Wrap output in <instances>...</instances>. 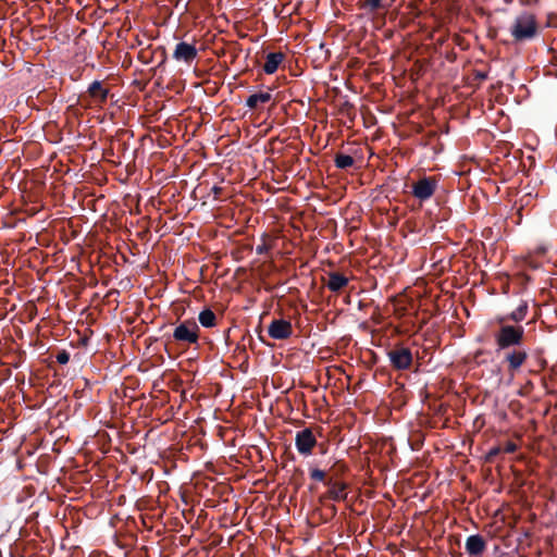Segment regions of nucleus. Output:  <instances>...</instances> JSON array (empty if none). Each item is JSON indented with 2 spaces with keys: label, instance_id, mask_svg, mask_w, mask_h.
<instances>
[{
  "label": "nucleus",
  "instance_id": "f257e3e1",
  "mask_svg": "<svg viewBox=\"0 0 557 557\" xmlns=\"http://www.w3.org/2000/svg\"><path fill=\"white\" fill-rule=\"evenodd\" d=\"M539 33V25L534 14L522 12L517 15L510 26V35L516 42L532 40Z\"/></svg>",
  "mask_w": 557,
  "mask_h": 557
},
{
  "label": "nucleus",
  "instance_id": "f03ea898",
  "mask_svg": "<svg viewBox=\"0 0 557 557\" xmlns=\"http://www.w3.org/2000/svg\"><path fill=\"white\" fill-rule=\"evenodd\" d=\"M523 337L524 329L522 325L503 324L494 333L496 350L500 351L518 347L522 344Z\"/></svg>",
  "mask_w": 557,
  "mask_h": 557
},
{
  "label": "nucleus",
  "instance_id": "7ed1b4c3",
  "mask_svg": "<svg viewBox=\"0 0 557 557\" xmlns=\"http://www.w3.org/2000/svg\"><path fill=\"white\" fill-rule=\"evenodd\" d=\"M529 354L525 348L515 347L507 349L504 355V361L507 364V371L513 377L527 362Z\"/></svg>",
  "mask_w": 557,
  "mask_h": 557
},
{
  "label": "nucleus",
  "instance_id": "20e7f679",
  "mask_svg": "<svg viewBox=\"0 0 557 557\" xmlns=\"http://www.w3.org/2000/svg\"><path fill=\"white\" fill-rule=\"evenodd\" d=\"M173 337L177 342L196 344L199 338V327L194 321H184L174 329Z\"/></svg>",
  "mask_w": 557,
  "mask_h": 557
},
{
  "label": "nucleus",
  "instance_id": "39448f33",
  "mask_svg": "<svg viewBox=\"0 0 557 557\" xmlns=\"http://www.w3.org/2000/svg\"><path fill=\"white\" fill-rule=\"evenodd\" d=\"M437 188V180L432 176H425L412 185V195L420 201L430 199Z\"/></svg>",
  "mask_w": 557,
  "mask_h": 557
},
{
  "label": "nucleus",
  "instance_id": "423d86ee",
  "mask_svg": "<svg viewBox=\"0 0 557 557\" xmlns=\"http://www.w3.org/2000/svg\"><path fill=\"white\" fill-rule=\"evenodd\" d=\"M317 445V438L310 429H304L297 432L295 437V446L300 455L309 456Z\"/></svg>",
  "mask_w": 557,
  "mask_h": 557
},
{
  "label": "nucleus",
  "instance_id": "0eeeda50",
  "mask_svg": "<svg viewBox=\"0 0 557 557\" xmlns=\"http://www.w3.org/2000/svg\"><path fill=\"white\" fill-rule=\"evenodd\" d=\"M392 366L397 370H406L411 366L412 354L409 348L397 347L387 354Z\"/></svg>",
  "mask_w": 557,
  "mask_h": 557
},
{
  "label": "nucleus",
  "instance_id": "6e6552de",
  "mask_svg": "<svg viewBox=\"0 0 557 557\" xmlns=\"http://www.w3.org/2000/svg\"><path fill=\"white\" fill-rule=\"evenodd\" d=\"M198 55V50L195 45L186 41H181L175 46L173 51V59L177 62L190 64Z\"/></svg>",
  "mask_w": 557,
  "mask_h": 557
},
{
  "label": "nucleus",
  "instance_id": "1a4fd4ad",
  "mask_svg": "<svg viewBox=\"0 0 557 557\" xmlns=\"http://www.w3.org/2000/svg\"><path fill=\"white\" fill-rule=\"evenodd\" d=\"M269 336L273 339H286L293 333L292 323L284 319H275L268 326Z\"/></svg>",
  "mask_w": 557,
  "mask_h": 557
},
{
  "label": "nucleus",
  "instance_id": "9d476101",
  "mask_svg": "<svg viewBox=\"0 0 557 557\" xmlns=\"http://www.w3.org/2000/svg\"><path fill=\"white\" fill-rule=\"evenodd\" d=\"M395 0H359L358 7L368 14H374L380 10L387 11Z\"/></svg>",
  "mask_w": 557,
  "mask_h": 557
},
{
  "label": "nucleus",
  "instance_id": "9b49d317",
  "mask_svg": "<svg viewBox=\"0 0 557 557\" xmlns=\"http://www.w3.org/2000/svg\"><path fill=\"white\" fill-rule=\"evenodd\" d=\"M485 548L486 543L481 535L474 534L468 536L466 541V550L469 555H481L485 550Z\"/></svg>",
  "mask_w": 557,
  "mask_h": 557
},
{
  "label": "nucleus",
  "instance_id": "f8f14e48",
  "mask_svg": "<svg viewBox=\"0 0 557 557\" xmlns=\"http://www.w3.org/2000/svg\"><path fill=\"white\" fill-rule=\"evenodd\" d=\"M283 60L284 54L281 52H271L267 54L265 62L263 64V71L267 74L275 73Z\"/></svg>",
  "mask_w": 557,
  "mask_h": 557
},
{
  "label": "nucleus",
  "instance_id": "ddd939ff",
  "mask_svg": "<svg viewBox=\"0 0 557 557\" xmlns=\"http://www.w3.org/2000/svg\"><path fill=\"white\" fill-rule=\"evenodd\" d=\"M272 99L270 91H260L250 95L246 100V107L249 109H257L260 106L268 103Z\"/></svg>",
  "mask_w": 557,
  "mask_h": 557
},
{
  "label": "nucleus",
  "instance_id": "4468645a",
  "mask_svg": "<svg viewBox=\"0 0 557 557\" xmlns=\"http://www.w3.org/2000/svg\"><path fill=\"white\" fill-rule=\"evenodd\" d=\"M347 284H348V278L345 275H343L338 272H332L329 274V280L326 282V286L331 292H339Z\"/></svg>",
  "mask_w": 557,
  "mask_h": 557
},
{
  "label": "nucleus",
  "instance_id": "2eb2a0df",
  "mask_svg": "<svg viewBox=\"0 0 557 557\" xmlns=\"http://www.w3.org/2000/svg\"><path fill=\"white\" fill-rule=\"evenodd\" d=\"M88 91L92 98L101 102L106 101L108 97V89L104 88L102 84L98 81L91 83V85L88 88Z\"/></svg>",
  "mask_w": 557,
  "mask_h": 557
},
{
  "label": "nucleus",
  "instance_id": "dca6fc26",
  "mask_svg": "<svg viewBox=\"0 0 557 557\" xmlns=\"http://www.w3.org/2000/svg\"><path fill=\"white\" fill-rule=\"evenodd\" d=\"M199 322L203 327H212L215 325V314L210 309H205L199 313Z\"/></svg>",
  "mask_w": 557,
  "mask_h": 557
},
{
  "label": "nucleus",
  "instance_id": "f3484780",
  "mask_svg": "<svg viewBox=\"0 0 557 557\" xmlns=\"http://www.w3.org/2000/svg\"><path fill=\"white\" fill-rule=\"evenodd\" d=\"M335 165L338 169H347L354 165V158L348 154L338 153L334 159Z\"/></svg>",
  "mask_w": 557,
  "mask_h": 557
},
{
  "label": "nucleus",
  "instance_id": "a211bd4d",
  "mask_svg": "<svg viewBox=\"0 0 557 557\" xmlns=\"http://www.w3.org/2000/svg\"><path fill=\"white\" fill-rule=\"evenodd\" d=\"M330 497L334 500H342L346 497L344 484H333L329 491Z\"/></svg>",
  "mask_w": 557,
  "mask_h": 557
},
{
  "label": "nucleus",
  "instance_id": "6ab92c4d",
  "mask_svg": "<svg viewBox=\"0 0 557 557\" xmlns=\"http://www.w3.org/2000/svg\"><path fill=\"white\" fill-rule=\"evenodd\" d=\"M527 313V305L519 306L515 311L510 313V319L515 322H520L524 319Z\"/></svg>",
  "mask_w": 557,
  "mask_h": 557
},
{
  "label": "nucleus",
  "instance_id": "aec40b11",
  "mask_svg": "<svg viewBox=\"0 0 557 557\" xmlns=\"http://www.w3.org/2000/svg\"><path fill=\"white\" fill-rule=\"evenodd\" d=\"M310 478L314 481L321 482L325 479V473L324 471L314 468L310 470Z\"/></svg>",
  "mask_w": 557,
  "mask_h": 557
},
{
  "label": "nucleus",
  "instance_id": "412c9836",
  "mask_svg": "<svg viewBox=\"0 0 557 557\" xmlns=\"http://www.w3.org/2000/svg\"><path fill=\"white\" fill-rule=\"evenodd\" d=\"M70 360V356L66 351H62L60 354L57 355V361L60 363V364H65L67 363Z\"/></svg>",
  "mask_w": 557,
  "mask_h": 557
},
{
  "label": "nucleus",
  "instance_id": "4be33fe9",
  "mask_svg": "<svg viewBox=\"0 0 557 557\" xmlns=\"http://www.w3.org/2000/svg\"><path fill=\"white\" fill-rule=\"evenodd\" d=\"M517 445L513 442H507L503 448V450L507 454L515 453L517 450Z\"/></svg>",
  "mask_w": 557,
  "mask_h": 557
},
{
  "label": "nucleus",
  "instance_id": "5701e85b",
  "mask_svg": "<svg viewBox=\"0 0 557 557\" xmlns=\"http://www.w3.org/2000/svg\"><path fill=\"white\" fill-rule=\"evenodd\" d=\"M256 250L257 253H263L265 251V246H258Z\"/></svg>",
  "mask_w": 557,
  "mask_h": 557
},
{
  "label": "nucleus",
  "instance_id": "b1692460",
  "mask_svg": "<svg viewBox=\"0 0 557 557\" xmlns=\"http://www.w3.org/2000/svg\"><path fill=\"white\" fill-rule=\"evenodd\" d=\"M498 451H499V449H497V448H496V449H493V450L491 451V455H496Z\"/></svg>",
  "mask_w": 557,
  "mask_h": 557
}]
</instances>
